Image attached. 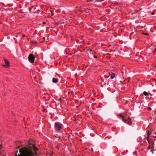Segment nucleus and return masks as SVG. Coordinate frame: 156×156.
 <instances>
[{"label":"nucleus","instance_id":"f257e3e1","mask_svg":"<svg viewBox=\"0 0 156 156\" xmlns=\"http://www.w3.org/2000/svg\"><path fill=\"white\" fill-rule=\"evenodd\" d=\"M37 150V149L34 144L30 143L28 145L20 149V154H17L18 151H17L15 156H33L34 154H36V151Z\"/></svg>","mask_w":156,"mask_h":156},{"label":"nucleus","instance_id":"f03ea898","mask_svg":"<svg viewBox=\"0 0 156 156\" xmlns=\"http://www.w3.org/2000/svg\"><path fill=\"white\" fill-rule=\"evenodd\" d=\"M119 117L122 118V120L124 122L126 123H127L129 125H131V122H130V117H125L124 116L121 114L119 115Z\"/></svg>","mask_w":156,"mask_h":156},{"label":"nucleus","instance_id":"7ed1b4c3","mask_svg":"<svg viewBox=\"0 0 156 156\" xmlns=\"http://www.w3.org/2000/svg\"><path fill=\"white\" fill-rule=\"evenodd\" d=\"M55 127L57 129L60 130L62 128V125L60 122H56L55 124Z\"/></svg>","mask_w":156,"mask_h":156},{"label":"nucleus","instance_id":"20e7f679","mask_svg":"<svg viewBox=\"0 0 156 156\" xmlns=\"http://www.w3.org/2000/svg\"><path fill=\"white\" fill-rule=\"evenodd\" d=\"M29 61L31 63H33L34 62L35 59V56L32 54H30L28 56Z\"/></svg>","mask_w":156,"mask_h":156},{"label":"nucleus","instance_id":"39448f33","mask_svg":"<svg viewBox=\"0 0 156 156\" xmlns=\"http://www.w3.org/2000/svg\"><path fill=\"white\" fill-rule=\"evenodd\" d=\"M4 61L5 62V63L6 64H5V65H2L3 66H4L5 68H7V67H9L10 65L9 64V62L7 60L5 59H4Z\"/></svg>","mask_w":156,"mask_h":156},{"label":"nucleus","instance_id":"423d86ee","mask_svg":"<svg viewBox=\"0 0 156 156\" xmlns=\"http://www.w3.org/2000/svg\"><path fill=\"white\" fill-rule=\"evenodd\" d=\"M58 80L57 78H53L52 79V82L53 83H56L58 82Z\"/></svg>","mask_w":156,"mask_h":156},{"label":"nucleus","instance_id":"0eeeda50","mask_svg":"<svg viewBox=\"0 0 156 156\" xmlns=\"http://www.w3.org/2000/svg\"><path fill=\"white\" fill-rule=\"evenodd\" d=\"M115 76V74L114 73H112L111 75V78L112 79L114 78Z\"/></svg>","mask_w":156,"mask_h":156},{"label":"nucleus","instance_id":"6e6552de","mask_svg":"<svg viewBox=\"0 0 156 156\" xmlns=\"http://www.w3.org/2000/svg\"><path fill=\"white\" fill-rule=\"evenodd\" d=\"M147 140L148 141V143L150 144V145H151L152 143V141H150V140H149V137H147Z\"/></svg>","mask_w":156,"mask_h":156},{"label":"nucleus","instance_id":"1a4fd4ad","mask_svg":"<svg viewBox=\"0 0 156 156\" xmlns=\"http://www.w3.org/2000/svg\"><path fill=\"white\" fill-rule=\"evenodd\" d=\"M144 95H145V96H147V95H148V93L147 92H146V91H144Z\"/></svg>","mask_w":156,"mask_h":156},{"label":"nucleus","instance_id":"9d476101","mask_svg":"<svg viewBox=\"0 0 156 156\" xmlns=\"http://www.w3.org/2000/svg\"><path fill=\"white\" fill-rule=\"evenodd\" d=\"M104 0H97L96 1V2H102L103 1H104Z\"/></svg>","mask_w":156,"mask_h":156},{"label":"nucleus","instance_id":"9b49d317","mask_svg":"<svg viewBox=\"0 0 156 156\" xmlns=\"http://www.w3.org/2000/svg\"><path fill=\"white\" fill-rule=\"evenodd\" d=\"M32 43H37V41L36 40H34L31 41Z\"/></svg>","mask_w":156,"mask_h":156},{"label":"nucleus","instance_id":"f8f14e48","mask_svg":"<svg viewBox=\"0 0 156 156\" xmlns=\"http://www.w3.org/2000/svg\"><path fill=\"white\" fill-rule=\"evenodd\" d=\"M151 134V133H150L149 132H148L147 133V137H149V135Z\"/></svg>","mask_w":156,"mask_h":156},{"label":"nucleus","instance_id":"ddd939ff","mask_svg":"<svg viewBox=\"0 0 156 156\" xmlns=\"http://www.w3.org/2000/svg\"><path fill=\"white\" fill-rule=\"evenodd\" d=\"M151 145H150L149 147H148L147 149H150L151 148H152V147L151 146Z\"/></svg>","mask_w":156,"mask_h":156},{"label":"nucleus","instance_id":"4468645a","mask_svg":"<svg viewBox=\"0 0 156 156\" xmlns=\"http://www.w3.org/2000/svg\"><path fill=\"white\" fill-rule=\"evenodd\" d=\"M147 108L149 110H152V109L151 108V107H148Z\"/></svg>","mask_w":156,"mask_h":156},{"label":"nucleus","instance_id":"2eb2a0df","mask_svg":"<svg viewBox=\"0 0 156 156\" xmlns=\"http://www.w3.org/2000/svg\"><path fill=\"white\" fill-rule=\"evenodd\" d=\"M2 145L0 144V149H1L2 148Z\"/></svg>","mask_w":156,"mask_h":156},{"label":"nucleus","instance_id":"dca6fc26","mask_svg":"<svg viewBox=\"0 0 156 156\" xmlns=\"http://www.w3.org/2000/svg\"><path fill=\"white\" fill-rule=\"evenodd\" d=\"M143 34H144V35H148V34L147 33H143Z\"/></svg>","mask_w":156,"mask_h":156},{"label":"nucleus","instance_id":"f3484780","mask_svg":"<svg viewBox=\"0 0 156 156\" xmlns=\"http://www.w3.org/2000/svg\"><path fill=\"white\" fill-rule=\"evenodd\" d=\"M101 87H103V85H102V84H101Z\"/></svg>","mask_w":156,"mask_h":156},{"label":"nucleus","instance_id":"a211bd4d","mask_svg":"<svg viewBox=\"0 0 156 156\" xmlns=\"http://www.w3.org/2000/svg\"><path fill=\"white\" fill-rule=\"evenodd\" d=\"M94 58H96L97 57L96 56H94Z\"/></svg>","mask_w":156,"mask_h":156},{"label":"nucleus","instance_id":"6ab92c4d","mask_svg":"<svg viewBox=\"0 0 156 156\" xmlns=\"http://www.w3.org/2000/svg\"><path fill=\"white\" fill-rule=\"evenodd\" d=\"M18 148H20V147L19 146L18 147Z\"/></svg>","mask_w":156,"mask_h":156},{"label":"nucleus","instance_id":"aec40b11","mask_svg":"<svg viewBox=\"0 0 156 156\" xmlns=\"http://www.w3.org/2000/svg\"><path fill=\"white\" fill-rule=\"evenodd\" d=\"M92 51V50H90V51Z\"/></svg>","mask_w":156,"mask_h":156},{"label":"nucleus","instance_id":"412c9836","mask_svg":"<svg viewBox=\"0 0 156 156\" xmlns=\"http://www.w3.org/2000/svg\"><path fill=\"white\" fill-rule=\"evenodd\" d=\"M105 77L106 78H108V77H107V76H106Z\"/></svg>","mask_w":156,"mask_h":156},{"label":"nucleus","instance_id":"4be33fe9","mask_svg":"<svg viewBox=\"0 0 156 156\" xmlns=\"http://www.w3.org/2000/svg\"><path fill=\"white\" fill-rule=\"evenodd\" d=\"M43 38H44V39H45V38L44 37H43Z\"/></svg>","mask_w":156,"mask_h":156},{"label":"nucleus","instance_id":"5701e85b","mask_svg":"<svg viewBox=\"0 0 156 156\" xmlns=\"http://www.w3.org/2000/svg\"><path fill=\"white\" fill-rule=\"evenodd\" d=\"M151 151L152 152V153H153V151Z\"/></svg>","mask_w":156,"mask_h":156},{"label":"nucleus","instance_id":"b1692460","mask_svg":"<svg viewBox=\"0 0 156 156\" xmlns=\"http://www.w3.org/2000/svg\"><path fill=\"white\" fill-rule=\"evenodd\" d=\"M92 151H93V149H92Z\"/></svg>","mask_w":156,"mask_h":156}]
</instances>
